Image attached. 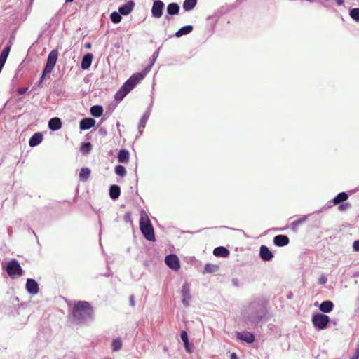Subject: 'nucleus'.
Segmentation results:
<instances>
[{
  "label": "nucleus",
  "mask_w": 359,
  "mask_h": 359,
  "mask_svg": "<svg viewBox=\"0 0 359 359\" xmlns=\"http://www.w3.org/2000/svg\"><path fill=\"white\" fill-rule=\"evenodd\" d=\"M93 315V307L88 302L79 301L73 307L72 316L79 323H85L90 320Z\"/></svg>",
  "instance_id": "obj_1"
},
{
  "label": "nucleus",
  "mask_w": 359,
  "mask_h": 359,
  "mask_svg": "<svg viewBox=\"0 0 359 359\" xmlns=\"http://www.w3.org/2000/svg\"><path fill=\"white\" fill-rule=\"evenodd\" d=\"M140 228L144 238L150 241H155V234L151 222L145 212L142 210L140 213Z\"/></svg>",
  "instance_id": "obj_2"
},
{
  "label": "nucleus",
  "mask_w": 359,
  "mask_h": 359,
  "mask_svg": "<svg viewBox=\"0 0 359 359\" xmlns=\"http://www.w3.org/2000/svg\"><path fill=\"white\" fill-rule=\"evenodd\" d=\"M151 69V67H147L142 72L133 74L124 83L126 86H128L131 90L137 85L146 75L149 73Z\"/></svg>",
  "instance_id": "obj_3"
},
{
  "label": "nucleus",
  "mask_w": 359,
  "mask_h": 359,
  "mask_svg": "<svg viewBox=\"0 0 359 359\" xmlns=\"http://www.w3.org/2000/svg\"><path fill=\"white\" fill-rule=\"evenodd\" d=\"M6 272L12 278H14L16 276H21L23 274L22 269L21 268L19 262L15 259L8 262Z\"/></svg>",
  "instance_id": "obj_4"
},
{
  "label": "nucleus",
  "mask_w": 359,
  "mask_h": 359,
  "mask_svg": "<svg viewBox=\"0 0 359 359\" xmlns=\"http://www.w3.org/2000/svg\"><path fill=\"white\" fill-rule=\"evenodd\" d=\"M311 320L313 326L316 329L324 330L327 326L330 318L328 316L323 313H316L313 315Z\"/></svg>",
  "instance_id": "obj_5"
},
{
  "label": "nucleus",
  "mask_w": 359,
  "mask_h": 359,
  "mask_svg": "<svg viewBox=\"0 0 359 359\" xmlns=\"http://www.w3.org/2000/svg\"><path fill=\"white\" fill-rule=\"evenodd\" d=\"M57 57L58 52L57 50H53L50 52L45 66V73H50L53 71L57 60Z\"/></svg>",
  "instance_id": "obj_6"
},
{
  "label": "nucleus",
  "mask_w": 359,
  "mask_h": 359,
  "mask_svg": "<svg viewBox=\"0 0 359 359\" xmlns=\"http://www.w3.org/2000/svg\"><path fill=\"white\" fill-rule=\"evenodd\" d=\"M165 264L172 270L177 271L180 268V261L177 255H169L165 258Z\"/></svg>",
  "instance_id": "obj_7"
},
{
  "label": "nucleus",
  "mask_w": 359,
  "mask_h": 359,
  "mask_svg": "<svg viewBox=\"0 0 359 359\" xmlns=\"http://www.w3.org/2000/svg\"><path fill=\"white\" fill-rule=\"evenodd\" d=\"M164 7V4L161 0L154 1L152 8H151V14L154 18H160L163 15V9Z\"/></svg>",
  "instance_id": "obj_8"
},
{
  "label": "nucleus",
  "mask_w": 359,
  "mask_h": 359,
  "mask_svg": "<svg viewBox=\"0 0 359 359\" xmlns=\"http://www.w3.org/2000/svg\"><path fill=\"white\" fill-rule=\"evenodd\" d=\"M26 290L29 293L36 294L39 291V285L35 280L28 278L26 283Z\"/></svg>",
  "instance_id": "obj_9"
},
{
  "label": "nucleus",
  "mask_w": 359,
  "mask_h": 359,
  "mask_svg": "<svg viewBox=\"0 0 359 359\" xmlns=\"http://www.w3.org/2000/svg\"><path fill=\"white\" fill-rule=\"evenodd\" d=\"M259 255L264 261H270L273 257V255L266 245L260 247Z\"/></svg>",
  "instance_id": "obj_10"
},
{
  "label": "nucleus",
  "mask_w": 359,
  "mask_h": 359,
  "mask_svg": "<svg viewBox=\"0 0 359 359\" xmlns=\"http://www.w3.org/2000/svg\"><path fill=\"white\" fill-rule=\"evenodd\" d=\"M135 7V2L129 1L122 6L119 7L118 11L121 15H126L132 12Z\"/></svg>",
  "instance_id": "obj_11"
},
{
  "label": "nucleus",
  "mask_w": 359,
  "mask_h": 359,
  "mask_svg": "<svg viewBox=\"0 0 359 359\" xmlns=\"http://www.w3.org/2000/svg\"><path fill=\"white\" fill-rule=\"evenodd\" d=\"M289 238L285 235H278L273 238V243L278 247H283L289 243Z\"/></svg>",
  "instance_id": "obj_12"
},
{
  "label": "nucleus",
  "mask_w": 359,
  "mask_h": 359,
  "mask_svg": "<svg viewBox=\"0 0 359 359\" xmlns=\"http://www.w3.org/2000/svg\"><path fill=\"white\" fill-rule=\"evenodd\" d=\"M131 90L128 88V86H126V84L123 83V85L121 86V88L118 90V92L115 94V100L116 101H121L126 95L130 92Z\"/></svg>",
  "instance_id": "obj_13"
},
{
  "label": "nucleus",
  "mask_w": 359,
  "mask_h": 359,
  "mask_svg": "<svg viewBox=\"0 0 359 359\" xmlns=\"http://www.w3.org/2000/svg\"><path fill=\"white\" fill-rule=\"evenodd\" d=\"M95 124V121L91 118H86L80 121L79 127L81 130H88L93 127Z\"/></svg>",
  "instance_id": "obj_14"
},
{
  "label": "nucleus",
  "mask_w": 359,
  "mask_h": 359,
  "mask_svg": "<svg viewBox=\"0 0 359 359\" xmlns=\"http://www.w3.org/2000/svg\"><path fill=\"white\" fill-rule=\"evenodd\" d=\"M236 337L238 339L251 344L255 341L254 335L250 332H237Z\"/></svg>",
  "instance_id": "obj_15"
},
{
  "label": "nucleus",
  "mask_w": 359,
  "mask_h": 359,
  "mask_svg": "<svg viewBox=\"0 0 359 359\" xmlns=\"http://www.w3.org/2000/svg\"><path fill=\"white\" fill-rule=\"evenodd\" d=\"M48 127L53 131L58 130L62 127L61 120L57 117L52 118L48 122Z\"/></svg>",
  "instance_id": "obj_16"
},
{
  "label": "nucleus",
  "mask_w": 359,
  "mask_h": 359,
  "mask_svg": "<svg viewBox=\"0 0 359 359\" xmlns=\"http://www.w3.org/2000/svg\"><path fill=\"white\" fill-rule=\"evenodd\" d=\"M93 57V56L91 53H87L83 56L81 61V68L83 69H88L90 67Z\"/></svg>",
  "instance_id": "obj_17"
},
{
  "label": "nucleus",
  "mask_w": 359,
  "mask_h": 359,
  "mask_svg": "<svg viewBox=\"0 0 359 359\" xmlns=\"http://www.w3.org/2000/svg\"><path fill=\"white\" fill-rule=\"evenodd\" d=\"M130 154L126 149H121L118 154V161L121 163H126L129 161Z\"/></svg>",
  "instance_id": "obj_18"
},
{
  "label": "nucleus",
  "mask_w": 359,
  "mask_h": 359,
  "mask_svg": "<svg viewBox=\"0 0 359 359\" xmlns=\"http://www.w3.org/2000/svg\"><path fill=\"white\" fill-rule=\"evenodd\" d=\"M43 140V136L41 133H36L34 134L29 139V144L31 147H35L39 144Z\"/></svg>",
  "instance_id": "obj_19"
},
{
  "label": "nucleus",
  "mask_w": 359,
  "mask_h": 359,
  "mask_svg": "<svg viewBox=\"0 0 359 359\" xmlns=\"http://www.w3.org/2000/svg\"><path fill=\"white\" fill-rule=\"evenodd\" d=\"M333 307L334 304L331 301H324L320 304L319 309L324 313H329L332 311Z\"/></svg>",
  "instance_id": "obj_20"
},
{
  "label": "nucleus",
  "mask_w": 359,
  "mask_h": 359,
  "mask_svg": "<svg viewBox=\"0 0 359 359\" xmlns=\"http://www.w3.org/2000/svg\"><path fill=\"white\" fill-rule=\"evenodd\" d=\"M213 254L217 257H226L229 255V252L224 247H217L214 249Z\"/></svg>",
  "instance_id": "obj_21"
},
{
  "label": "nucleus",
  "mask_w": 359,
  "mask_h": 359,
  "mask_svg": "<svg viewBox=\"0 0 359 359\" xmlns=\"http://www.w3.org/2000/svg\"><path fill=\"white\" fill-rule=\"evenodd\" d=\"M167 12L171 15H177L180 12V6L177 3H170L167 6Z\"/></svg>",
  "instance_id": "obj_22"
},
{
  "label": "nucleus",
  "mask_w": 359,
  "mask_h": 359,
  "mask_svg": "<svg viewBox=\"0 0 359 359\" xmlns=\"http://www.w3.org/2000/svg\"><path fill=\"white\" fill-rule=\"evenodd\" d=\"M193 31V26L192 25H187L182 28H180L176 33L175 36L177 37H181L183 35L188 34L191 33Z\"/></svg>",
  "instance_id": "obj_23"
},
{
  "label": "nucleus",
  "mask_w": 359,
  "mask_h": 359,
  "mask_svg": "<svg viewBox=\"0 0 359 359\" xmlns=\"http://www.w3.org/2000/svg\"><path fill=\"white\" fill-rule=\"evenodd\" d=\"M121 194L120 187L118 185H112L109 189V196L112 199H116Z\"/></svg>",
  "instance_id": "obj_24"
},
{
  "label": "nucleus",
  "mask_w": 359,
  "mask_h": 359,
  "mask_svg": "<svg viewBox=\"0 0 359 359\" xmlns=\"http://www.w3.org/2000/svg\"><path fill=\"white\" fill-rule=\"evenodd\" d=\"M90 175V170L87 168H83L81 169L79 177V180L83 182L88 180Z\"/></svg>",
  "instance_id": "obj_25"
},
{
  "label": "nucleus",
  "mask_w": 359,
  "mask_h": 359,
  "mask_svg": "<svg viewBox=\"0 0 359 359\" xmlns=\"http://www.w3.org/2000/svg\"><path fill=\"white\" fill-rule=\"evenodd\" d=\"M347 198L348 194L345 192H341L336 197L334 198L332 202L334 205H337L341 202L346 201Z\"/></svg>",
  "instance_id": "obj_26"
},
{
  "label": "nucleus",
  "mask_w": 359,
  "mask_h": 359,
  "mask_svg": "<svg viewBox=\"0 0 359 359\" xmlns=\"http://www.w3.org/2000/svg\"><path fill=\"white\" fill-rule=\"evenodd\" d=\"M90 114L94 116V117H100L102 115V113H103V109L101 106H99V105H95V106H93L91 108H90Z\"/></svg>",
  "instance_id": "obj_27"
},
{
  "label": "nucleus",
  "mask_w": 359,
  "mask_h": 359,
  "mask_svg": "<svg viewBox=\"0 0 359 359\" xmlns=\"http://www.w3.org/2000/svg\"><path fill=\"white\" fill-rule=\"evenodd\" d=\"M197 3V0H185L183 3V8L185 11L193 9Z\"/></svg>",
  "instance_id": "obj_28"
},
{
  "label": "nucleus",
  "mask_w": 359,
  "mask_h": 359,
  "mask_svg": "<svg viewBox=\"0 0 359 359\" xmlns=\"http://www.w3.org/2000/svg\"><path fill=\"white\" fill-rule=\"evenodd\" d=\"M218 266L213 264H206L204 267L203 273H215L218 270Z\"/></svg>",
  "instance_id": "obj_29"
},
{
  "label": "nucleus",
  "mask_w": 359,
  "mask_h": 359,
  "mask_svg": "<svg viewBox=\"0 0 359 359\" xmlns=\"http://www.w3.org/2000/svg\"><path fill=\"white\" fill-rule=\"evenodd\" d=\"M182 292H183V296H184V298L182 299L183 304L184 306H188L189 302L191 299L189 288L184 286L183 287Z\"/></svg>",
  "instance_id": "obj_30"
},
{
  "label": "nucleus",
  "mask_w": 359,
  "mask_h": 359,
  "mask_svg": "<svg viewBox=\"0 0 359 359\" xmlns=\"http://www.w3.org/2000/svg\"><path fill=\"white\" fill-rule=\"evenodd\" d=\"M110 18L112 22L115 24L120 22L122 19L121 13L115 11L111 13Z\"/></svg>",
  "instance_id": "obj_31"
},
{
  "label": "nucleus",
  "mask_w": 359,
  "mask_h": 359,
  "mask_svg": "<svg viewBox=\"0 0 359 359\" xmlns=\"http://www.w3.org/2000/svg\"><path fill=\"white\" fill-rule=\"evenodd\" d=\"M111 346L114 351H119L122 346V341L121 339L118 338L114 339L112 342Z\"/></svg>",
  "instance_id": "obj_32"
},
{
  "label": "nucleus",
  "mask_w": 359,
  "mask_h": 359,
  "mask_svg": "<svg viewBox=\"0 0 359 359\" xmlns=\"http://www.w3.org/2000/svg\"><path fill=\"white\" fill-rule=\"evenodd\" d=\"M349 15L354 20L359 22V8L351 9Z\"/></svg>",
  "instance_id": "obj_33"
},
{
  "label": "nucleus",
  "mask_w": 359,
  "mask_h": 359,
  "mask_svg": "<svg viewBox=\"0 0 359 359\" xmlns=\"http://www.w3.org/2000/svg\"><path fill=\"white\" fill-rule=\"evenodd\" d=\"M115 172L117 175L123 177L126 174V170L124 166L118 165L115 168Z\"/></svg>",
  "instance_id": "obj_34"
},
{
  "label": "nucleus",
  "mask_w": 359,
  "mask_h": 359,
  "mask_svg": "<svg viewBox=\"0 0 359 359\" xmlns=\"http://www.w3.org/2000/svg\"><path fill=\"white\" fill-rule=\"evenodd\" d=\"M91 149H92V145H91L90 142H86V143H83L81 145V151L83 152V154H87L90 152Z\"/></svg>",
  "instance_id": "obj_35"
},
{
  "label": "nucleus",
  "mask_w": 359,
  "mask_h": 359,
  "mask_svg": "<svg viewBox=\"0 0 359 359\" xmlns=\"http://www.w3.org/2000/svg\"><path fill=\"white\" fill-rule=\"evenodd\" d=\"M148 117L145 115L143 116L139 123V130H140L142 128H144L146 123L147 121Z\"/></svg>",
  "instance_id": "obj_36"
},
{
  "label": "nucleus",
  "mask_w": 359,
  "mask_h": 359,
  "mask_svg": "<svg viewBox=\"0 0 359 359\" xmlns=\"http://www.w3.org/2000/svg\"><path fill=\"white\" fill-rule=\"evenodd\" d=\"M11 46L9 45V46H6L4 50H2L1 53V56L4 57H6L7 59L8 57V55L9 54V52L11 50Z\"/></svg>",
  "instance_id": "obj_37"
},
{
  "label": "nucleus",
  "mask_w": 359,
  "mask_h": 359,
  "mask_svg": "<svg viewBox=\"0 0 359 359\" xmlns=\"http://www.w3.org/2000/svg\"><path fill=\"white\" fill-rule=\"evenodd\" d=\"M180 337H181V339L182 340V341L184 342V344H187V341H189L188 335H187V333L186 331L181 332Z\"/></svg>",
  "instance_id": "obj_38"
},
{
  "label": "nucleus",
  "mask_w": 359,
  "mask_h": 359,
  "mask_svg": "<svg viewBox=\"0 0 359 359\" xmlns=\"http://www.w3.org/2000/svg\"><path fill=\"white\" fill-rule=\"evenodd\" d=\"M184 345L185 350L188 353H191L193 352V345L190 344L189 341H187V344H184Z\"/></svg>",
  "instance_id": "obj_39"
},
{
  "label": "nucleus",
  "mask_w": 359,
  "mask_h": 359,
  "mask_svg": "<svg viewBox=\"0 0 359 359\" xmlns=\"http://www.w3.org/2000/svg\"><path fill=\"white\" fill-rule=\"evenodd\" d=\"M306 217L304 218H302L301 219H297V220H294L292 222V225L295 227V226H297L298 225H299L300 224H302L303 222H304L306 220Z\"/></svg>",
  "instance_id": "obj_40"
},
{
  "label": "nucleus",
  "mask_w": 359,
  "mask_h": 359,
  "mask_svg": "<svg viewBox=\"0 0 359 359\" xmlns=\"http://www.w3.org/2000/svg\"><path fill=\"white\" fill-rule=\"evenodd\" d=\"M124 220L126 222H132L131 213L130 212H128L126 213V215H124Z\"/></svg>",
  "instance_id": "obj_41"
},
{
  "label": "nucleus",
  "mask_w": 359,
  "mask_h": 359,
  "mask_svg": "<svg viewBox=\"0 0 359 359\" xmlns=\"http://www.w3.org/2000/svg\"><path fill=\"white\" fill-rule=\"evenodd\" d=\"M351 205L348 203H343L339 206V210H344L346 208H349Z\"/></svg>",
  "instance_id": "obj_42"
},
{
  "label": "nucleus",
  "mask_w": 359,
  "mask_h": 359,
  "mask_svg": "<svg viewBox=\"0 0 359 359\" xmlns=\"http://www.w3.org/2000/svg\"><path fill=\"white\" fill-rule=\"evenodd\" d=\"M353 248L354 250L359 251V240L354 241L353 244Z\"/></svg>",
  "instance_id": "obj_43"
},
{
  "label": "nucleus",
  "mask_w": 359,
  "mask_h": 359,
  "mask_svg": "<svg viewBox=\"0 0 359 359\" xmlns=\"http://www.w3.org/2000/svg\"><path fill=\"white\" fill-rule=\"evenodd\" d=\"M6 61V58L0 55V67H3Z\"/></svg>",
  "instance_id": "obj_44"
},
{
  "label": "nucleus",
  "mask_w": 359,
  "mask_h": 359,
  "mask_svg": "<svg viewBox=\"0 0 359 359\" xmlns=\"http://www.w3.org/2000/svg\"><path fill=\"white\" fill-rule=\"evenodd\" d=\"M359 358V348H358L353 355L350 359H358Z\"/></svg>",
  "instance_id": "obj_45"
},
{
  "label": "nucleus",
  "mask_w": 359,
  "mask_h": 359,
  "mask_svg": "<svg viewBox=\"0 0 359 359\" xmlns=\"http://www.w3.org/2000/svg\"><path fill=\"white\" fill-rule=\"evenodd\" d=\"M27 88H20L18 89V93L20 95H23L24 93H26V91L27 90Z\"/></svg>",
  "instance_id": "obj_46"
},
{
  "label": "nucleus",
  "mask_w": 359,
  "mask_h": 359,
  "mask_svg": "<svg viewBox=\"0 0 359 359\" xmlns=\"http://www.w3.org/2000/svg\"><path fill=\"white\" fill-rule=\"evenodd\" d=\"M48 73H45V69H44L43 71L42 75L41 76L40 81H39V84H41L43 82V81L44 80L45 76Z\"/></svg>",
  "instance_id": "obj_47"
},
{
  "label": "nucleus",
  "mask_w": 359,
  "mask_h": 359,
  "mask_svg": "<svg viewBox=\"0 0 359 359\" xmlns=\"http://www.w3.org/2000/svg\"><path fill=\"white\" fill-rule=\"evenodd\" d=\"M130 304L132 306H135V297H134V295H131L130 297Z\"/></svg>",
  "instance_id": "obj_48"
},
{
  "label": "nucleus",
  "mask_w": 359,
  "mask_h": 359,
  "mask_svg": "<svg viewBox=\"0 0 359 359\" xmlns=\"http://www.w3.org/2000/svg\"><path fill=\"white\" fill-rule=\"evenodd\" d=\"M326 281H327V278L325 277H323V278H320V280H319V282L321 284H325L326 283Z\"/></svg>",
  "instance_id": "obj_49"
},
{
  "label": "nucleus",
  "mask_w": 359,
  "mask_h": 359,
  "mask_svg": "<svg viewBox=\"0 0 359 359\" xmlns=\"http://www.w3.org/2000/svg\"><path fill=\"white\" fill-rule=\"evenodd\" d=\"M336 2L338 6H341L344 4V0H336Z\"/></svg>",
  "instance_id": "obj_50"
},
{
  "label": "nucleus",
  "mask_w": 359,
  "mask_h": 359,
  "mask_svg": "<svg viewBox=\"0 0 359 359\" xmlns=\"http://www.w3.org/2000/svg\"><path fill=\"white\" fill-rule=\"evenodd\" d=\"M85 46H86V48H91V44H90V43H86V44L85 45Z\"/></svg>",
  "instance_id": "obj_51"
},
{
  "label": "nucleus",
  "mask_w": 359,
  "mask_h": 359,
  "mask_svg": "<svg viewBox=\"0 0 359 359\" xmlns=\"http://www.w3.org/2000/svg\"><path fill=\"white\" fill-rule=\"evenodd\" d=\"M231 358H232V359H237V358H236V354H235V353H233V354L231 355Z\"/></svg>",
  "instance_id": "obj_52"
},
{
  "label": "nucleus",
  "mask_w": 359,
  "mask_h": 359,
  "mask_svg": "<svg viewBox=\"0 0 359 359\" xmlns=\"http://www.w3.org/2000/svg\"><path fill=\"white\" fill-rule=\"evenodd\" d=\"M74 0H65L66 2L70 3L72 2Z\"/></svg>",
  "instance_id": "obj_53"
}]
</instances>
